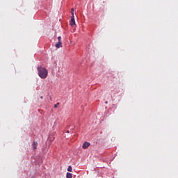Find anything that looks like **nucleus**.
<instances>
[{
    "mask_svg": "<svg viewBox=\"0 0 178 178\" xmlns=\"http://www.w3.org/2000/svg\"><path fill=\"white\" fill-rule=\"evenodd\" d=\"M70 24L71 26H72V27H74L76 25L74 15L72 16Z\"/></svg>",
    "mask_w": 178,
    "mask_h": 178,
    "instance_id": "nucleus-2",
    "label": "nucleus"
},
{
    "mask_svg": "<svg viewBox=\"0 0 178 178\" xmlns=\"http://www.w3.org/2000/svg\"><path fill=\"white\" fill-rule=\"evenodd\" d=\"M90 143L84 142L83 145H82V148L83 149H88V147H90Z\"/></svg>",
    "mask_w": 178,
    "mask_h": 178,
    "instance_id": "nucleus-3",
    "label": "nucleus"
},
{
    "mask_svg": "<svg viewBox=\"0 0 178 178\" xmlns=\"http://www.w3.org/2000/svg\"><path fill=\"white\" fill-rule=\"evenodd\" d=\"M71 13H72V16H74V8H72Z\"/></svg>",
    "mask_w": 178,
    "mask_h": 178,
    "instance_id": "nucleus-9",
    "label": "nucleus"
},
{
    "mask_svg": "<svg viewBox=\"0 0 178 178\" xmlns=\"http://www.w3.org/2000/svg\"><path fill=\"white\" fill-rule=\"evenodd\" d=\"M66 177H67V178H72V174L67 172Z\"/></svg>",
    "mask_w": 178,
    "mask_h": 178,
    "instance_id": "nucleus-6",
    "label": "nucleus"
},
{
    "mask_svg": "<svg viewBox=\"0 0 178 178\" xmlns=\"http://www.w3.org/2000/svg\"><path fill=\"white\" fill-rule=\"evenodd\" d=\"M60 103H57L56 104H54V108H58V106H59Z\"/></svg>",
    "mask_w": 178,
    "mask_h": 178,
    "instance_id": "nucleus-10",
    "label": "nucleus"
},
{
    "mask_svg": "<svg viewBox=\"0 0 178 178\" xmlns=\"http://www.w3.org/2000/svg\"><path fill=\"white\" fill-rule=\"evenodd\" d=\"M56 47L57 48L63 47L62 42H60V41L58 40L57 44H56Z\"/></svg>",
    "mask_w": 178,
    "mask_h": 178,
    "instance_id": "nucleus-5",
    "label": "nucleus"
},
{
    "mask_svg": "<svg viewBox=\"0 0 178 178\" xmlns=\"http://www.w3.org/2000/svg\"><path fill=\"white\" fill-rule=\"evenodd\" d=\"M38 75L41 79H46L48 76V70L44 68V67H42L41 65L38 67Z\"/></svg>",
    "mask_w": 178,
    "mask_h": 178,
    "instance_id": "nucleus-1",
    "label": "nucleus"
},
{
    "mask_svg": "<svg viewBox=\"0 0 178 178\" xmlns=\"http://www.w3.org/2000/svg\"><path fill=\"white\" fill-rule=\"evenodd\" d=\"M67 171L70 172H72V166H68V168H67Z\"/></svg>",
    "mask_w": 178,
    "mask_h": 178,
    "instance_id": "nucleus-7",
    "label": "nucleus"
},
{
    "mask_svg": "<svg viewBox=\"0 0 178 178\" xmlns=\"http://www.w3.org/2000/svg\"><path fill=\"white\" fill-rule=\"evenodd\" d=\"M38 142H33L32 144V149H36L38 147Z\"/></svg>",
    "mask_w": 178,
    "mask_h": 178,
    "instance_id": "nucleus-4",
    "label": "nucleus"
},
{
    "mask_svg": "<svg viewBox=\"0 0 178 178\" xmlns=\"http://www.w3.org/2000/svg\"><path fill=\"white\" fill-rule=\"evenodd\" d=\"M58 40L59 41V42H62V37L61 36H58Z\"/></svg>",
    "mask_w": 178,
    "mask_h": 178,
    "instance_id": "nucleus-8",
    "label": "nucleus"
},
{
    "mask_svg": "<svg viewBox=\"0 0 178 178\" xmlns=\"http://www.w3.org/2000/svg\"><path fill=\"white\" fill-rule=\"evenodd\" d=\"M40 99H43L42 96L40 97Z\"/></svg>",
    "mask_w": 178,
    "mask_h": 178,
    "instance_id": "nucleus-11",
    "label": "nucleus"
}]
</instances>
